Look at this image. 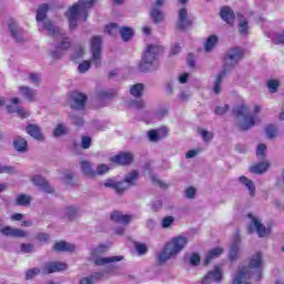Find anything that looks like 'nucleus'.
Listing matches in <instances>:
<instances>
[{
  "mask_svg": "<svg viewBox=\"0 0 284 284\" xmlns=\"http://www.w3.org/2000/svg\"><path fill=\"white\" fill-rule=\"evenodd\" d=\"M243 57H245V52H243V49L241 47H233L229 49L223 58V67L222 71L216 75L215 81L213 82V93L214 94H221V85L223 83V78L236 68L239 63L243 60Z\"/></svg>",
  "mask_w": 284,
  "mask_h": 284,
  "instance_id": "1",
  "label": "nucleus"
},
{
  "mask_svg": "<svg viewBox=\"0 0 284 284\" xmlns=\"http://www.w3.org/2000/svg\"><path fill=\"white\" fill-rule=\"evenodd\" d=\"M262 265H263V254L258 252L251 257L248 266H244L239 270L237 274L233 278L232 284H243L248 278H255V281H261V278H263Z\"/></svg>",
  "mask_w": 284,
  "mask_h": 284,
  "instance_id": "2",
  "label": "nucleus"
},
{
  "mask_svg": "<svg viewBox=\"0 0 284 284\" xmlns=\"http://www.w3.org/2000/svg\"><path fill=\"white\" fill-rule=\"evenodd\" d=\"M90 52L91 60H84L78 67L80 74H85L90 68L95 65V68H101V61L103 59V38L101 36H93L90 40Z\"/></svg>",
  "mask_w": 284,
  "mask_h": 284,
  "instance_id": "3",
  "label": "nucleus"
},
{
  "mask_svg": "<svg viewBox=\"0 0 284 284\" xmlns=\"http://www.w3.org/2000/svg\"><path fill=\"white\" fill-rule=\"evenodd\" d=\"M163 52V47L159 44H148L144 50L139 70L146 74V72H156L159 70V55Z\"/></svg>",
  "mask_w": 284,
  "mask_h": 284,
  "instance_id": "4",
  "label": "nucleus"
},
{
  "mask_svg": "<svg viewBox=\"0 0 284 284\" xmlns=\"http://www.w3.org/2000/svg\"><path fill=\"white\" fill-rule=\"evenodd\" d=\"M261 112V105L254 106V114L250 113V108L241 104L233 109V116L237 119V128L241 132H247L256 125V114Z\"/></svg>",
  "mask_w": 284,
  "mask_h": 284,
  "instance_id": "5",
  "label": "nucleus"
},
{
  "mask_svg": "<svg viewBox=\"0 0 284 284\" xmlns=\"http://www.w3.org/2000/svg\"><path fill=\"white\" fill-rule=\"evenodd\" d=\"M97 0H79L78 3L69 8L65 13L69 19V30H77L79 14H83V21H88V10L94 8Z\"/></svg>",
  "mask_w": 284,
  "mask_h": 284,
  "instance_id": "6",
  "label": "nucleus"
},
{
  "mask_svg": "<svg viewBox=\"0 0 284 284\" xmlns=\"http://www.w3.org/2000/svg\"><path fill=\"white\" fill-rule=\"evenodd\" d=\"M185 245H187V237L185 236H176L173 237L171 242H169L162 252L158 254L156 261L158 265H164V263H168L172 256H176V254H180V252H183L185 250Z\"/></svg>",
  "mask_w": 284,
  "mask_h": 284,
  "instance_id": "7",
  "label": "nucleus"
},
{
  "mask_svg": "<svg viewBox=\"0 0 284 284\" xmlns=\"http://www.w3.org/2000/svg\"><path fill=\"white\" fill-rule=\"evenodd\" d=\"M192 26H194V21L187 16V9L181 8L175 22L176 30H180V32H185V30H190Z\"/></svg>",
  "mask_w": 284,
  "mask_h": 284,
  "instance_id": "8",
  "label": "nucleus"
},
{
  "mask_svg": "<svg viewBox=\"0 0 284 284\" xmlns=\"http://www.w3.org/2000/svg\"><path fill=\"white\" fill-rule=\"evenodd\" d=\"M88 102V95L84 93L73 91L70 98L71 110L82 111L85 110V103Z\"/></svg>",
  "mask_w": 284,
  "mask_h": 284,
  "instance_id": "9",
  "label": "nucleus"
},
{
  "mask_svg": "<svg viewBox=\"0 0 284 284\" xmlns=\"http://www.w3.org/2000/svg\"><path fill=\"white\" fill-rule=\"evenodd\" d=\"M68 270V264L63 262H48L42 267V274H54L57 272H65Z\"/></svg>",
  "mask_w": 284,
  "mask_h": 284,
  "instance_id": "10",
  "label": "nucleus"
},
{
  "mask_svg": "<svg viewBox=\"0 0 284 284\" xmlns=\"http://www.w3.org/2000/svg\"><path fill=\"white\" fill-rule=\"evenodd\" d=\"M8 29L12 39H14L16 43H23V29L19 27V23L14 20H9Z\"/></svg>",
  "mask_w": 284,
  "mask_h": 284,
  "instance_id": "11",
  "label": "nucleus"
},
{
  "mask_svg": "<svg viewBox=\"0 0 284 284\" xmlns=\"http://www.w3.org/2000/svg\"><path fill=\"white\" fill-rule=\"evenodd\" d=\"M43 28L48 31L49 37L57 39V37H64L65 31L54 23L52 20H47L43 22Z\"/></svg>",
  "mask_w": 284,
  "mask_h": 284,
  "instance_id": "12",
  "label": "nucleus"
},
{
  "mask_svg": "<svg viewBox=\"0 0 284 284\" xmlns=\"http://www.w3.org/2000/svg\"><path fill=\"white\" fill-rule=\"evenodd\" d=\"M223 280V272L220 265H215L214 271H210L202 280V284L221 283Z\"/></svg>",
  "mask_w": 284,
  "mask_h": 284,
  "instance_id": "13",
  "label": "nucleus"
},
{
  "mask_svg": "<svg viewBox=\"0 0 284 284\" xmlns=\"http://www.w3.org/2000/svg\"><path fill=\"white\" fill-rule=\"evenodd\" d=\"M110 161L116 165H131V163L134 161V154L130 152H120L119 154L112 156Z\"/></svg>",
  "mask_w": 284,
  "mask_h": 284,
  "instance_id": "14",
  "label": "nucleus"
},
{
  "mask_svg": "<svg viewBox=\"0 0 284 284\" xmlns=\"http://www.w3.org/2000/svg\"><path fill=\"white\" fill-rule=\"evenodd\" d=\"M123 255H116L111 257H101V255L98 256H91V261H93L94 265L97 267H102L103 265H109V263H119L120 261H123Z\"/></svg>",
  "mask_w": 284,
  "mask_h": 284,
  "instance_id": "15",
  "label": "nucleus"
},
{
  "mask_svg": "<svg viewBox=\"0 0 284 284\" xmlns=\"http://www.w3.org/2000/svg\"><path fill=\"white\" fill-rule=\"evenodd\" d=\"M31 181L33 185H36L47 194H52V192H54V189H52V186H50V183L45 181V178L41 175H33Z\"/></svg>",
  "mask_w": 284,
  "mask_h": 284,
  "instance_id": "16",
  "label": "nucleus"
},
{
  "mask_svg": "<svg viewBox=\"0 0 284 284\" xmlns=\"http://www.w3.org/2000/svg\"><path fill=\"white\" fill-rule=\"evenodd\" d=\"M0 233L3 234V236H11L12 239H26V236H28V232L21 229H13L12 226L0 229Z\"/></svg>",
  "mask_w": 284,
  "mask_h": 284,
  "instance_id": "17",
  "label": "nucleus"
},
{
  "mask_svg": "<svg viewBox=\"0 0 284 284\" xmlns=\"http://www.w3.org/2000/svg\"><path fill=\"white\" fill-rule=\"evenodd\" d=\"M241 252V235L236 234L231 242L229 251V260L236 261L239 258V253Z\"/></svg>",
  "mask_w": 284,
  "mask_h": 284,
  "instance_id": "18",
  "label": "nucleus"
},
{
  "mask_svg": "<svg viewBox=\"0 0 284 284\" xmlns=\"http://www.w3.org/2000/svg\"><path fill=\"white\" fill-rule=\"evenodd\" d=\"M169 132L170 131L165 126L160 128L158 130H150L148 132L149 141H151L152 143H159L161 139H165V136H168Z\"/></svg>",
  "mask_w": 284,
  "mask_h": 284,
  "instance_id": "19",
  "label": "nucleus"
},
{
  "mask_svg": "<svg viewBox=\"0 0 284 284\" xmlns=\"http://www.w3.org/2000/svg\"><path fill=\"white\" fill-rule=\"evenodd\" d=\"M247 217L252 220L254 229L257 232L258 239H265V236H267V234H270V230H267V227H265V225H263V223H261V221H258V219L254 217V215L252 213H248Z\"/></svg>",
  "mask_w": 284,
  "mask_h": 284,
  "instance_id": "20",
  "label": "nucleus"
},
{
  "mask_svg": "<svg viewBox=\"0 0 284 284\" xmlns=\"http://www.w3.org/2000/svg\"><path fill=\"white\" fill-rule=\"evenodd\" d=\"M13 150L19 154H26L28 152V140L20 135L13 138Z\"/></svg>",
  "mask_w": 284,
  "mask_h": 284,
  "instance_id": "21",
  "label": "nucleus"
},
{
  "mask_svg": "<svg viewBox=\"0 0 284 284\" xmlns=\"http://www.w3.org/2000/svg\"><path fill=\"white\" fill-rule=\"evenodd\" d=\"M61 219H64V221H74L75 219H79V207L77 206H67L61 212Z\"/></svg>",
  "mask_w": 284,
  "mask_h": 284,
  "instance_id": "22",
  "label": "nucleus"
},
{
  "mask_svg": "<svg viewBox=\"0 0 284 284\" xmlns=\"http://www.w3.org/2000/svg\"><path fill=\"white\" fill-rule=\"evenodd\" d=\"M111 221L114 223H122V225H128L130 224V221H132V215H124L121 211H113L111 213Z\"/></svg>",
  "mask_w": 284,
  "mask_h": 284,
  "instance_id": "23",
  "label": "nucleus"
},
{
  "mask_svg": "<svg viewBox=\"0 0 284 284\" xmlns=\"http://www.w3.org/2000/svg\"><path fill=\"white\" fill-rule=\"evenodd\" d=\"M139 176H140V173L138 170H133L131 172H129L125 176H124V180H123V185L124 187H134L136 186V181H139ZM125 183L128 185H125Z\"/></svg>",
  "mask_w": 284,
  "mask_h": 284,
  "instance_id": "24",
  "label": "nucleus"
},
{
  "mask_svg": "<svg viewBox=\"0 0 284 284\" xmlns=\"http://www.w3.org/2000/svg\"><path fill=\"white\" fill-rule=\"evenodd\" d=\"M26 132L29 134V136H32V139H36V141H43V133H41V129L37 124H28L26 126Z\"/></svg>",
  "mask_w": 284,
  "mask_h": 284,
  "instance_id": "25",
  "label": "nucleus"
},
{
  "mask_svg": "<svg viewBox=\"0 0 284 284\" xmlns=\"http://www.w3.org/2000/svg\"><path fill=\"white\" fill-rule=\"evenodd\" d=\"M220 17L225 21V23H234V19H236V16L234 14V11L232 8L224 6L220 10Z\"/></svg>",
  "mask_w": 284,
  "mask_h": 284,
  "instance_id": "26",
  "label": "nucleus"
},
{
  "mask_svg": "<svg viewBox=\"0 0 284 284\" xmlns=\"http://www.w3.org/2000/svg\"><path fill=\"white\" fill-rule=\"evenodd\" d=\"M74 250H77V246L65 241L55 242L53 245V252H70L72 254Z\"/></svg>",
  "mask_w": 284,
  "mask_h": 284,
  "instance_id": "27",
  "label": "nucleus"
},
{
  "mask_svg": "<svg viewBox=\"0 0 284 284\" xmlns=\"http://www.w3.org/2000/svg\"><path fill=\"white\" fill-rule=\"evenodd\" d=\"M224 252L225 250H223V247L211 248L205 255L204 265H210L214 258H219V256H221Z\"/></svg>",
  "mask_w": 284,
  "mask_h": 284,
  "instance_id": "28",
  "label": "nucleus"
},
{
  "mask_svg": "<svg viewBox=\"0 0 284 284\" xmlns=\"http://www.w3.org/2000/svg\"><path fill=\"white\" fill-rule=\"evenodd\" d=\"M104 187H111L112 190H115L116 194H123V192L128 190V186H125L123 182H114L112 179L106 180Z\"/></svg>",
  "mask_w": 284,
  "mask_h": 284,
  "instance_id": "29",
  "label": "nucleus"
},
{
  "mask_svg": "<svg viewBox=\"0 0 284 284\" xmlns=\"http://www.w3.org/2000/svg\"><path fill=\"white\" fill-rule=\"evenodd\" d=\"M267 170H270V162L267 161L258 162L250 168L251 174H265Z\"/></svg>",
  "mask_w": 284,
  "mask_h": 284,
  "instance_id": "30",
  "label": "nucleus"
},
{
  "mask_svg": "<svg viewBox=\"0 0 284 284\" xmlns=\"http://www.w3.org/2000/svg\"><path fill=\"white\" fill-rule=\"evenodd\" d=\"M239 181L242 185H245V187H247L248 194L251 196H256V185H254V182L252 180L247 179V176L245 175H241L239 178Z\"/></svg>",
  "mask_w": 284,
  "mask_h": 284,
  "instance_id": "31",
  "label": "nucleus"
},
{
  "mask_svg": "<svg viewBox=\"0 0 284 284\" xmlns=\"http://www.w3.org/2000/svg\"><path fill=\"white\" fill-rule=\"evenodd\" d=\"M81 170L89 179H94L97 176V171L92 170V164L88 161L81 162Z\"/></svg>",
  "mask_w": 284,
  "mask_h": 284,
  "instance_id": "32",
  "label": "nucleus"
},
{
  "mask_svg": "<svg viewBox=\"0 0 284 284\" xmlns=\"http://www.w3.org/2000/svg\"><path fill=\"white\" fill-rule=\"evenodd\" d=\"M48 10H50V6L48 3H42L38 7L36 20L39 22L43 21L45 17H48Z\"/></svg>",
  "mask_w": 284,
  "mask_h": 284,
  "instance_id": "33",
  "label": "nucleus"
},
{
  "mask_svg": "<svg viewBox=\"0 0 284 284\" xmlns=\"http://www.w3.org/2000/svg\"><path fill=\"white\" fill-rule=\"evenodd\" d=\"M19 91L27 101H34V97H37V91L32 90L30 87H19Z\"/></svg>",
  "mask_w": 284,
  "mask_h": 284,
  "instance_id": "34",
  "label": "nucleus"
},
{
  "mask_svg": "<svg viewBox=\"0 0 284 284\" xmlns=\"http://www.w3.org/2000/svg\"><path fill=\"white\" fill-rule=\"evenodd\" d=\"M150 17L153 21V23H161L165 19V16L163 14V11L159 9V7H154L151 12Z\"/></svg>",
  "mask_w": 284,
  "mask_h": 284,
  "instance_id": "35",
  "label": "nucleus"
},
{
  "mask_svg": "<svg viewBox=\"0 0 284 284\" xmlns=\"http://www.w3.org/2000/svg\"><path fill=\"white\" fill-rule=\"evenodd\" d=\"M31 201H32V197L30 195L19 194L16 197L14 205H18L20 207H28V205H30Z\"/></svg>",
  "mask_w": 284,
  "mask_h": 284,
  "instance_id": "36",
  "label": "nucleus"
},
{
  "mask_svg": "<svg viewBox=\"0 0 284 284\" xmlns=\"http://www.w3.org/2000/svg\"><path fill=\"white\" fill-rule=\"evenodd\" d=\"M184 261H187L192 267H197L201 264V255L199 253H191L189 256H184Z\"/></svg>",
  "mask_w": 284,
  "mask_h": 284,
  "instance_id": "37",
  "label": "nucleus"
},
{
  "mask_svg": "<svg viewBox=\"0 0 284 284\" xmlns=\"http://www.w3.org/2000/svg\"><path fill=\"white\" fill-rule=\"evenodd\" d=\"M120 36L122 38V41L128 42L132 37H134V30L130 27H122L120 28Z\"/></svg>",
  "mask_w": 284,
  "mask_h": 284,
  "instance_id": "38",
  "label": "nucleus"
},
{
  "mask_svg": "<svg viewBox=\"0 0 284 284\" xmlns=\"http://www.w3.org/2000/svg\"><path fill=\"white\" fill-rule=\"evenodd\" d=\"M216 43H219V37L214 34L210 36L204 43L205 51L212 52V50H214V48L216 47Z\"/></svg>",
  "mask_w": 284,
  "mask_h": 284,
  "instance_id": "39",
  "label": "nucleus"
},
{
  "mask_svg": "<svg viewBox=\"0 0 284 284\" xmlns=\"http://www.w3.org/2000/svg\"><path fill=\"white\" fill-rule=\"evenodd\" d=\"M143 90H144L143 83H136L131 87L130 94L132 97H135V99H141V97H143Z\"/></svg>",
  "mask_w": 284,
  "mask_h": 284,
  "instance_id": "40",
  "label": "nucleus"
},
{
  "mask_svg": "<svg viewBox=\"0 0 284 284\" xmlns=\"http://www.w3.org/2000/svg\"><path fill=\"white\" fill-rule=\"evenodd\" d=\"M116 97V90L109 89V90H102L98 92V98L102 101H105L108 99H114Z\"/></svg>",
  "mask_w": 284,
  "mask_h": 284,
  "instance_id": "41",
  "label": "nucleus"
},
{
  "mask_svg": "<svg viewBox=\"0 0 284 284\" xmlns=\"http://www.w3.org/2000/svg\"><path fill=\"white\" fill-rule=\"evenodd\" d=\"M85 49L83 47H78V49L71 54V61H74V63H79V61L83 59Z\"/></svg>",
  "mask_w": 284,
  "mask_h": 284,
  "instance_id": "42",
  "label": "nucleus"
},
{
  "mask_svg": "<svg viewBox=\"0 0 284 284\" xmlns=\"http://www.w3.org/2000/svg\"><path fill=\"white\" fill-rule=\"evenodd\" d=\"M60 39H62L61 43L58 45V50H70V47L72 45V42H70V38L64 36H59Z\"/></svg>",
  "mask_w": 284,
  "mask_h": 284,
  "instance_id": "43",
  "label": "nucleus"
},
{
  "mask_svg": "<svg viewBox=\"0 0 284 284\" xmlns=\"http://www.w3.org/2000/svg\"><path fill=\"white\" fill-rule=\"evenodd\" d=\"M265 132H266L267 139H274L276 138V133L278 132V129L274 124H267L265 126Z\"/></svg>",
  "mask_w": 284,
  "mask_h": 284,
  "instance_id": "44",
  "label": "nucleus"
},
{
  "mask_svg": "<svg viewBox=\"0 0 284 284\" xmlns=\"http://www.w3.org/2000/svg\"><path fill=\"white\" fill-rule=\"evenodd\" d=\"M135 247V252L139 254V256H143L148 254V245L141 243V242H134L133 243Z\"/></svg>",
  "mask_w": 284,
  "mask_h": 284,
  "instance_id": "45",
  "label": "nucleus"
},
{
  "mask_svg": "<svg viewBox=\"0 0 284 284\" xmlns=\"http://www.w3.org/2000/svg\"><path fill=\"white\" fill-rule=\"evenodd\" d=\"M108 252V246L105 244H100L98 247L91 251V256H101Z\"/></svg>",
  "mask_w": 284,
  "mask_h": 284,
  "instance_id": "46",
  "label": "nucleus"
},
{
  "mask_svg": "<svg viewBox=\"0 0 284 284\" xmlns=\"http://www.w3.org/2000/svg\"><path fill=\"white\" fill-rule=\"evenodd\" d=\"M39 274H41V268L39 267L29 268L26 272V280L32 281V278H34V276H39Z\"/></svg>",
  "mask_w": 284,
  "mask_h": 284,
  "instance_id": "47",
  "label": "nucleus"
},
{
  "mask_svg": "<svg viewBox=\"0 0 284 284\" xmlns=\"http://www.w3.org/2000/svg\"><path fill=\"white\" fill-rule=\"evenodd\" d=\"M0 174H17V168L12 165H1L0 164Z\"/></svg>",
  "mask_w": 284,
  "mask_h": 284,
  "instance_id": "48",
  "label": "nucleus"
},
{
  "mask_svg": "<svg viewBox=\"0 0 284 284\" xmlns=\"http://www.w3.org/2000/svg\"><path fill=\"white\" fill-rule=\"evenodd\" d=\"M20 252L22 254H32V252H34V244H32V243H22L20 245Z\"/></svg>",
  "mask_w": 284,
  "mask_h": 284,
  "instance_id": "49",
  "label": "nucleus"
},
{
  "mask_svg": "<svg viewBox=\"0 0 284 284\" xmlns=\"http://www.w3.org/2000/svg\"><path fill=\"white\" fill-rule=\"evenodd\" d=\"M271 94H274L276 92H278V85H281V83L278 82V80H268L266 83Z\"/></svg>",
  "mask_w": 284,
  "mask_h": 284,
  "instance_id": "50",
  "label": "nucleus"
},
{
  "mask_svg": "<svg viewBox=\"0 0 284 284\" xmlns=\"http://www.w3.org/2000/svg\"><path fill=\"white\" fill-rule=\"evenodd\" d=\"M68 132V129L62 123H59L55 129L53 130V136L59 138L63 136Z\"/></svg>",
  "mask_w": 284,
  "mask_h": 284,
  "instance_id": "51",
  "label": "nucleus"
},
{
  "mask_svg": "<svg viewBox=\"0 0 284 284\" xmlns=\"http://www.w3.org/2000/svg\"><path fill=\"white\" fill-rule=\"evenodd\" d=\"M92 145V138L90 135H83L81 138V148L82 150H90Z\"/></svg>",
  "mask_w": 284,
  "mask_h": 284,
  "instance_id": "52",
  "label": "nucleus"
},
{
  "mask_svg": "<svg viewBox=\"0 0 284 284\" xmlns=\"http://www.w3.org/2000/svg\"><path fill=\"white\" fill-rule=\"evenodd\" d=\"M199 134L202 135V139L205 143H207L209 141H212V139H214V134H212V132H209L205 129H201L199 130Z\"/></svg>",
  "mask_w": 284,
  "mask_h": 284,
  "instance_id": "53",
  "label": "nucleus"
},
{
  "mask_svg": "<svg viewBox=\"0 0 284 284\" xmlns=\"http://www.w3.org/2000/svg\"><path fill=\"white\" fill-rule=\"evenodd\" d=\"M272 41L275 43V45H284V31L281 33H275Z\"/></svg>",
  "mask_w": 284,
  "mask_h": 284,
  "instance_id": "54",
  "label": "nucleus"
},
{
  "mask_svg": "<svg viewBox=\"0 0 284 284\" xmlns=\"http://www.w3.org/2000/svg\"><path fill=\"white\" fill-rule=\"evenodd\" d=\"M69 118L71 119V123H73V125H77V128H81V125H83L84 123L83 118L77 114H71L69 115Z\"/></svg>",
  "mask_w": 284,
  "mask_h": 284,
  "instance_id": "55",
  "label": "nucleus"
},
{
  "mask_svg": "<svg viewBox=\"0 0 284 284\" xmlns=\"http://www.w3.org/2000/svg\"><path fill=\"white\" fill-rule=\"evenodd\" d=\"M110 172V166L108 164H100L97 168L95 175L103 176V174H108Z\"/></svg>",
  "mask_w": 284,
  "mask_h": 284,
  "instance_id": "56",
  "label": "nucleus"
},
{
  "mask_svg": "<svg viewBox=\"0 0 284 284\" xmlns=\"http://www.w3.org/2000/svg\"><path fill=\"white\" fill-rule=\"evenodd\" d=\"M16 114H18L20 119H28V116H30V111L26 110L23 106H17Z\"/></svg>",
  "mask_w": 284,
  "mask_h": 284,
  "instance_id": "57",
  "label": "nucleus"
},
{
  "mask_svg": "<svg viewBox=\"0 0 284 284\" xmlns=\"http://www.w3.org/2000/svg\"><path fill=\"white\" fill-rule=\"evenodd\" d=\"M267 150V145L258 144L256 149V156L257 159H265V152Z\"/></svg>",
  "mask_w": 284,
  "mask_h": 284,
  "instance_id": "58",
  "label": "nucleus"
},
{
  "mask_svg": "<svg viewBox=\"0 0 284 284\" xmlns=\"http://www.w3.org/2000/svg\"><path fill=\"white\" fill-rule=\"evenodd\" d=\"M174 223V216H166L162 220V227L163 230H168Z\"/></svg>",
  "mask_w": 284,
  "mask_h": 284,
  "instance_id": "59",
  "label": "nucleus"
},
{
  "mask_svg": "<svg viewBox=\"0 0 284 284\" xmlns=\"http://www.w3.org/2000/svg\"><path fill=\"white\" fill-rule=\"evenodd\" d=\"M184 196H185V199H195V196H196V189H194V186H189L184 191Z\"/></svg>",
  "mask_w": 284,
  "mask_h": 284,
  "instance_id": "60",
  "label": "nucleus"
},
{
  "mask_svg": "<svg viewBox=\"0 0 284 284\" xmlns=\"http://www.w3.org/2000/svg\"><path fill=\"white\" fill-rule=\"evenodd\" d=\"M29 80L31 83L39 85V83H41V73H30Z\"/></svg>",
  "mask_w": 284,
  "mask_h": 284,
  "instance_id": "61",
  "label": "nucleus"
},
{
  "mask_svg": "<svg viewBox=\"0 0 284 284\" xmlns=\"http://www.w3.org/2000/svg\"><path fill=\"white\" fill-rule=\"evenodd\" d=\"M227 110H230V106L227 104L223 106H216L214 110V114H216L217 116H223V114H225Z\"/></svg>",
  "mask_w": 284,
  "mask_h": 284,
  "instance_id": "62",
  "label": "nucleus"
},
{
  "mask_svg": "<svg viewBox=\"0 0 284 284\" xmlns=\"http://www.w3.org/2000/svg\"><path fill=\"white\" fill-rule=\"evenodd\" d=\"M37 239L40 243H48L50 241V234L41 232L37 234Z\"/></svg>",
  "mask_w": 284,
  "mask_h": 284,
  "instance_id": "63",
  "label": "nucleus"
},
{
  "mask_svg": "<svg viewBox=\"0 0 284 284\" xmlns=\"http://www.w3.org/2000/svg\"><path fill=\"white\" fill-rule=\"evenodd\" d=\"M247 29H248L247 21L244 20V21L240 22V24H239L240 34H247Z\"/></svg>",
  "mask_w": 284,
  "mask_h": 284,
  "instance_id": "64",
  "label": "nucleus"
}]
</instances>
